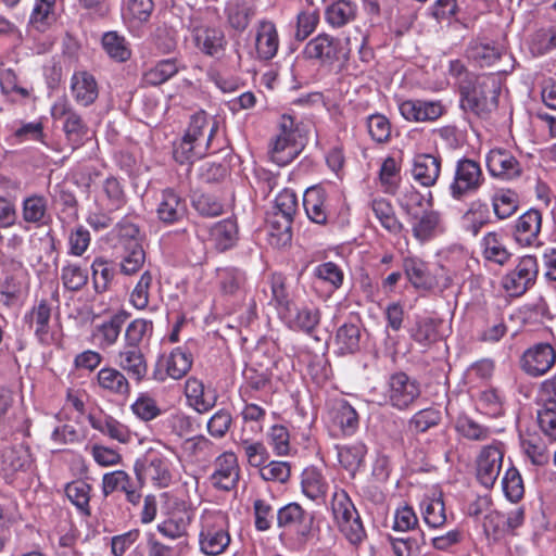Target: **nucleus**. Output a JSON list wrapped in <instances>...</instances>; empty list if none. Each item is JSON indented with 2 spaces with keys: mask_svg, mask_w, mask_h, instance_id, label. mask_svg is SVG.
<instances>
[{
  "mask_svg": "<svg viewBox=\"0 0 556 556\" xmlns=\"http://www.w3.org/2000/svg\"><path fill=\"white\" fill-rule=\"evenodd\" d=\"M155 214L163 225L178 224L187 217V201L174 188H164L157 195Z\"/></svg>",
  "mask_w": 556,
  "mask_h": 556,
  "instance_id": "obj_18",
  "label": "nucleus"
},
{
  "mask_svg": "<svg viewBox=\"0 0 556 556\" xmlns=\"http://www.w3.org/2000/svg\"><path fill=\"white\" fill-rule=\"evenodd\" d=\"M129 317L130 314L127 311L119 309L93 327L92 337L101 350H106L117 343Z\"/></svg>",
  "mask_w": 556,
  "mask_h": 556,
  "instance_id": "obj_24",
  "label": "nucleus"
},
{
  "mask_svg": "<svg viewBox=\"0 0 556 556\" xmlns=\"http://www.w3.org/2000/svg\"><path fill=\"white\" fill-rule=\"evenodd\" d=\"M0 87L1 91L10 97L12 101L28 99L34 90L33 87L21 85L18 76L11 68L0 73Z\"/></svg>",
  "mask_w": 556,
  "mask_h": 556,
  "instance_id": "obj_62",
  "label": "nucleus"
},
{
  "mask_svg": "<svg viewBox=\"0 0 556 556\" xmlns=\"http://www.w3.org/2000/svg\"><path fill=\"white\" fill-rule=\"evenodd\" d=\"M399 204L403 212L413 217L418 214V210L426 206L431 207L433 205V194L428 191L426 194L421 193L414 186L404 188L399 197Z\"/></svg>",
  "mask_w": 556,
  "mask_h": 556,
  "instance_id": "obj_53",
  "label": "nucleus"
},
{
  "mask_svg": "<svg viewBox=\"0 0 556 556\" xmlns=\"http://www.w3.org/2000/svg\"><path fill=\"white\" fill-rule=\"evenodd\" d=\"M332 403L328 413L332 428L343 437L353 435L359 427L357 412L344 399L334 400Z\"/></svg>",
  "mask_w": 556,
  "mask_h": 556,
  "instance_id": "obj_29",
  "label": "nucleus"
},
{
  "mask_svg": "<svg viewBox=\"0 0 556 556\" xmlns=\"http://www.w3.org/2000/svg\"><path fill=\"white\" fill-rule=\"evenodd\" d=\"M541 228V212L535 208H530L517 218L514 227V238L521 247L536 245Z\"/></svg>",
  "mask_w": 556,
  "mask_h": 556,
  "instance_id": "obj_31",
  "label": "nucleus"
},
{
  "mask_svg": "<svg viewBox=\"0 0 556 556\" xmlns=\"http://www.w3.org/2000/svg\"><path fill=\"white\" fill-rule=\"evenodd\" d=\"M134 473L140 483L150 481L154 486L163 489L173 483L176 469L166 455L151 448L142 459L136 460Z\"/></svg>",
  "mask_w": 556,
  "mask_h": 556,
  "instance_id": "obj_4",
  "label": "nucleus"
},
{
  "mask_svg": "<svg viewBox=\"0 0 556 556\" xmlns=\"http://www.w3.org/2000/svg\"><path fill=\"white\" fill-rule=\"evenodd\" d=\"M455 430L464 439L478 442L486 441L492 434L488 426L477 422L466 414H462L457 417Z\"/></svg>",
  "mask_w": 556,
  "mask_h": 556,
  "instance_id": "obj_61",
  "label": "nucleus"
},
{
  "mask_svg": "<svg viewBox=\"0 0 556 556\" xmlns=\"http://www.w3.org/2000/svg\"><path fill=\"white\" fill-rule=\"evenodd\" d=\"M507 332L508 325L500 306L482 309L475 320V336L480 343L496 344L506 337Z\"/></svg>",
  "mask_w": 556,
  "mask_h": 556,
  "instance_id": "obj_11",
  "label": "nucleus"
},
{
  "mask_svg": "<svg viewBox=\"0 0 556 556\" xmlns=\"http://www.w3.org/2000/svg\"><path fill=\"white\" fill-rule=\"evenodd\" d=\"M555 364L556 351L546 342H540L528 348L520 358V368L532 378L544 376Z\"/></svg>",
  "mask_w": 556,
  "mask_h": 556,
  "instance_id": "obj_15",
  "label": "nucleus"
},
{
  "mask_svg": "<svg viewBox=\"0 0 556 556\" xmlns=\"http://www.w3.org/2000/svg\"><path fill=\"white\" fill-rule=\"evenodd\" d=\"M520 441L525 454L533 465L543 466L548 463L547 446L538 433L521 434Z\"/></svg>",
  "mask_w": 556,
  "mask_h": 556,
  "instance_id": "obj_59",
  "label": "nucleus"
},
{
  "mask_svg": "<svg viewBox=\"0 0 556 556\" xmlns=\"http://www.w3.org/2000/svg\"><path fill=\"white\" fill-rule=\"evenodd\" d=\"M280 40L274 22L262 20L257 23L255 50L260 60L269 61L277 55Z\"/></svg>",
  "mask_w": 556,
  "mask_h": 556,
  "instance_id": "obj_33",
  "label": "nucleus"
},
{
  "mask_svg": "<svg viewBox=\"0 0 556 556\" xmlns=\"http://www.w3.org/2000/svg\"><path fill=\"white\" fill-rule=\"evenodd\" d=\"M217 128V124L211 123L207 114L204 111H200L191 115L185 135L188 139H192L195 142H203L206 150L215 153L218 151V148H212V146Z\"/></svg>",
  "mask_w": 556,
  "mask_h": 556,
  "instance_id": "obj_35",
  "label": "nucleus"
},
{
  "mask_svg": "<svg viewBox=\"0 0 556 556\" xmlns=\"http://www.w3.org/2000/svg\"><path fill=\"white\" fill-rule=\"evenodd\" d=\"M232 542L230 518L227 511L204 508L198 519V546L205 556H219Z\"/></svg>",
  "mask_w": 556,
  "mask_h": 556,
  "instance_id": "obj_1",
  "label": "nucleus"
},
{
  "mask_svg": "<svg viewBox=\"0 0 556 556\" xmlns=\"http://www.w3.org/2000/svg\"><path fill=\"white\" fill-rule=\"evenodd\" d=\"M485 181L479 162L462 157L457 160L453 179L448 185V193L455 201H463L477 193Z\"/></svg>",
  "mask_w": 556,
  "mask_h": 556,
  "instance_id": "obj_6",
  "label": "nucleus"
},
{
  "mask_svg": "<svg viewBox=\"0 0 556 556\" xmlns=\"http://www.w3.org/2000/svg\"><path fill=\"white\" fill-rule=\"evenodd\" d=\"M505 444L493 440L484 445L476 457V479L485 489H492L497 481L503 467Z\"/></svg>",
  "mask_w": 556,
  "mask_h": 556,
  "instance_id": "obj_10",
  "label": "nucleus"
},
{
  "mask_svg": "<svg viewBox=\"0 0 556 556\" xmlns=\"http://www.w3.org/2000/svg\"><path fill=\"white\" fill-rule=\"evenodd\" d=\"M117 274L115 264L112 260L102 256L96 257L91 263L92 283L96 293L106 292Z\"/></svg>",
  "mask_w": 556,
  "mask_h": 556,
  "instance_id": "obj_49",
  "label": "nucleus"
},
{
  "mask_svg": "<svg viewBox=\"0 0 556 556\" xmlns=\"http://www.w3.org/2000/svg\"><path fill=\"white\" fill-rule=\"evenodd\" d=\"M362 332L356 324L344 323L336 333V345L340 355L354 354L359 350Z\"/></svg>",
  "mask_w": 556,
  "mask_h": 556,
  "instance_id": "obj_56",
  "label": "nucleus"
},
{
  "mask_svg": "<svg viewBox=\"0 0 556 556\" xmlns=\"http://www.w3.org/2000/svg\"><path fill=\"white\" fill-rule=\"evenodd\" d=\"M192 40L202 54L216 60L225 55L228 45L225 33L220 28L207 25L194 27Z\"/></svg>",
  "mask_w": 556,
  "mask_h": 556,
  "instance_id": "obj_20",
  "label": "nucleus"
},
{
  "mask_svg": "<svg viewBox=\"0 0 556 556\" xmlns=\"http://www.w3.org/2000/svg\"><path fill=\"white\" fill-rule=\"evenodd\" d=\"M216 278L219 293L227 301L242 303L245 300L250 291L245 270L235 266L218 268Z\"/></svg>",
  "mask_w": 556,
  "mask_h": 556,
  "instance_id": "obj_14",
  "label": "nucleus"
},
{
  "mask_svg": "<svg viewBox=\"0 0 556 556\" xmlns=\"http://www.w3.org/2000/svg\"><path fill=\"white\" fill-rule=\"evenodd\" d=\"M114 363L136 383H140L147 378L149 367L141 348L123 345L115 354Z\"/></svg>",
  "mask_w": 556,
  "mask_h": 556,
  "instance_id": "obj_25",
  "label": "nucleus"
},
{
  "mask_svg": "<svg viewBox=\"0 0 556 556\" xmlns=\"http://www.w3.org/2000/svg\"><path fill=\"white\" fill-rule=\"evenodd\" d=\"M270 303L274 305L278 317L283 316L296 303L288 285L287 277L281 273H274L270 276Z\"/></svg>",
  "mask_w": 556,
  "mask_h": 556,
  "instance_id": "obj_41",
  "label": "nucleus"
},
{
  "mask_svg": "<svg viewBox=\"0 0 556 556\" xmlns=\"http://www.w3.org/2000/svg\"><path fill=\"white\" fill-rule=\"evenodd\" d=\"M276 519L282 533L293 535L298 542L305 543L311 539L314 515L299 503L291 502L277 509Z\"/></svg>",
  "mask_w": 556,
  "mask_h": 556,
  "instance_id": "obj_9",
  "label": "nucleus"
},
{
  "mask_svg": "<svg viewBox=\"0 0 556 556\" xmlns=\"http://www.w3.org/2000/svg\"><path fill=\"white\" fill-rule=\"evenodd\" d=\"M441 421V410L435 407H427L413 414L408 420V429L415 434H420L439 426Z\"/></svg>",
  "mask_w": 556,
  "mask_h": 556,
  "instance_id": "obj_63",
  "label": "nucleus"
},
{
  "mask_svg": "<svg viewBox=\"0 0 556 556\" xmlns=\"http://www.w3.org/2000/svg\"><path fill=\"white\" fill-rule=\"evenodd\" d=\"M129 556H179L176 546L165 544L153 532L146 533L144 548L137 544Z\"/></svg>",
  "mask_w": 556,
  "mask_h": 556,
  "instance_id": "obj_64",
  "label": "nucleus"
},
{
  "mask_svg": "<svg viewBox=\"0 0 556 556\" xmlns=\"http://www.w3.org/2000/svg\"><path fill=\"white\" fill-rule=\"evenodd\" d=\"M299 129L291 115H282L278 123L276 135L269 142V157L279 165L290 164L301 152L299 142Z\"/></svg>",
  "mask_w": 556,
  "mask_h": 556,
  "instance_id": "obj_3",
  "label": "nucleus"
},
{
  "mask_svg": "<svg viewBox=\"0 0 556 556\" xmlns=\"http://www.w3.org/2000/svg\"><path fill=\"white\" fill-rule=\"evenodd\" d=\"M53 119H63V131L73 147H79L88 134V126L66 97H61L51 106Z\"/></svg>",
  "mask_w": 556,
  "mask_h": 556,
  "instance_id": "obj_12",
  "label": "nucleus"
},
{
  "mask_svg": "<svg viewBox=\"0 0 556 556\" xmlns=\"http://www.w3.org/2000/svg\"><path fill=\"white\" fill-rule=\"evenodd\" d=\"M53 202L58 210V217L62 223H73L78 219V201L71 190L64 185H56L53 193Z\"/></svg>",
  "mask_w": 556,
  "mask_h": 556,
  "instance_id": "obj_47",
  "label": "nucleus"
},
{
  "mask_svg": "<svg viewBox=\"0 0 556 556\" xmlns=\"http://www.w3.org/2000/svg\"><path fill=\"white\" fill-rule=\"evenodd\" d=\"M539 271L538 257L531 254L522 255L515 267L502 277L501 287L510 298H520L536 283Z\"/></svg>",
  "mask_w": 556,
  "mask_h": 556,
  "instance_id": "obj_8",
  "label": "nucleus"
},
{
  "mask_svg": "<svg viewBox=\"0 0 556 556\" xmlns=\"http://www.w3.org/2000/svg\"><path fill=\"white\" fill-rule=\"evenodd\" d=\"M350 49L343 41L328 33H319L311 38L302 50L304 60L321 67H331L341 60H348Z\"/></svg>",
  "mask_w": 556,
  "mask_h": 556,
  "instance_id": "obj_2",
  "label": "nucleus"
},
{
  "mask_svg": "<svg viewBox=\"0 0 556 556\" xmlns=\"http://www.w3.org/2000/svg\"><path fill=\"white\" fill-rule=\"evenodd\" d=\"M100 201L103 207L112 213L123 208L127 197L122 182L114 176L104 179Z\"/></svg>",
  "mask_w": 556,
  "mask_h": 556,
  "instance_id": "obj_50",
  "label": "nucleus"
},
{
  "mask_svg": "<svg viewBox=\"0 0 556 556\" xmlns=\"http://www.w3.org/2000/svg\"><path fill=\"white\" fill-rule=\"evenodd\" d=\"M329 482L321 468L311 465L300 475L301 493L314 503H324L329 492Z\"/></svg>",
  "mask_w": 556,
  "mask_h": 556,
  "instance_id": "obj_27",
  "label": "nucleus"
},
{
  "mask_svg": "<svg viewBox=\"0 0 556 556\" xmlns=\"http://www.w3.org/2000/svg\"><path fill=\"white\" fill-rule=\"evenodd\" d=\"M59 309V306H55ZM54 307L47 298L36 299L31 307L24 314L23 321L33 332L39 344L45 346L58 342L53 323ZM56 316L59 313L56 312Z\"/></svg>",
  "mask_w": 556,
  "mask_h": 556,
  "instance_id": "obj_5",
  "label": "nucleus"
},
{
  "mask_svg": "<svg viewBox=\"0 0 556 556\" xmlns=\"http://www.w3.org/2000/svg\"><path fill=\"white\" fill-rule=\"evenodd\" d=\"M293 219L273 213L267 219L269 243L276 248H283L292 240Z\"/></svg>",
  "mask_w": 556,
  "mask_h": 556,
  "instance_id": "obj_51",
  "label": "nucleus"
},
{
  "mask_svg": "<svg viewBox=\"0 0 556 556\" xmlns=\"http://www.w3.org/2000/svg\"><path fill=\"white\" fill-rule=\"evenodd\" d=\"M92 485L85 480L78 479L66 483L64 492L68 501L76 507L84 517L91 516L90 498Z\"/></svg>",
  "mask_w": 556,
  "mask_h": 556,
  "instance_id": "obj_48",
  "label": "nucleus"
},
{
  "mask_svg": "<svg viewBox=\"0 0 556 556\" xmlns=\"http://www.w3.org/2000/svg\"><path fill=\"white\" fill-rule=\"evenodd\" d=\"M397 106L401 116L410 123L435 122L446 113L441 100L407 99Z\"/></svg>",
  "mask_w": 556,
  "mask_h": 556,
  "instance_id": "obj_19",
  "label": "nucleus"
},
{
  "mask_svg": "<svg viewBox=\"0 0 556 556\" xmlns=\"http://www.w3.org/2000/svg\"><path fill=\"white\" fill-rule=\"evenodd\" d=\"M412 235L420 244L432 241L446 231L441 212L425 210L420 215L410 217Z\"/></svg>",
  "mask_w": 556,
  "mask_h": 556,
  "instance_id": "obj_23",
  "label": "nucleus"
},
{
  "mask_svg": "<svg viewBox=\"0 0 556 556\" xmlns=\"http://www.w3.org/2000/svg\"><path fill=\"white\" fill-rule=\"evenodd\" d=\"M245 427L241 428L239 434V445L243 450L245 458L250 466L260 468L268 458L269 453L262 441H255Z\"/></svg>",
  "mask_w": 556,
  "mask_h": 556,
  "instance_id": "obj_52",
  "label": "nucleus"
},
{
  "mask_svg": "<svg viewBox=\"0 0 556 556\" xmlns=\"http://www.w3.org/2000/svg\"><path fill=\"white\" fill-rule=\"evenodd\" d=\"M480 247L483 260L501 267L507 265L513 257V253L506 245L505 237L501 232H486L481 239Z\"/></svg>",
  "mask_w": 556,
  "mask_h": 556,
  "instance_id": "obj_36",
  "label": "nucleus"
},
{
  "mask_svg": "<svg viewBox=\"0 0 556 556\" xmlns=\"http://www.w3.org/2000/svg\"><path fill=\"white\" fill-rule=\"evenodd\" d=\"M210 240L216 250L224 252L233 248L238 241V225L233 218H225L210 228Z\"/></svg>",
  "mask_w": 556,
  "mask_h": 556,
  "instance_id": "obj_44",
  "label": "nucleus"
},
{
  "mask_svg": "<svg viewBox=\"0 0 556 556\" xmlns=\"http://www.w3.org/2000/svg\"><path fill=\"white\" fill-rule=\"evenodd\" d=\"M313 276L317 282L327 286L328 296L340 289L344 280L343 270L333 262H325L317 265L313 270Z\"/></svg>",
  "mask_w": 556,
  "mask_h": 556,
  "instance_id": "obj_58",
  "label": "nucleus"
},
{
  "mask_svg": "<svg viewBox=\"0 0 556 556\" xmlns=\"http://www.w3.org/2000/svg\"><path fill=\"white\" fill-rule=\"evenodd\" d=\"M185 68L186 66L176 58L160 60L142 74V84L151 87L160 86Z\"/></svg>",
  "mask_w": 556,
  "mask_h": 556,
  "instance_id": "obj_39",
  "label": "nucleus"
},
{
  "mask_svg": "<svg viewBox=\"0 0 556 556\" xmlns=\"http://www.w3.org/2000/svg\"><path fill=\"white\" fill-rule=\"evenodd\" d=\"M442 168L439 154L417 153L412 163V177L420 186L430 188L437 185Z\"/></svg>",
  "mask_w": 556,
  "mask_h": 556,
  "instance_id": "obj_26",
  "label": "nucleus"
},
{
  "mask_svg": "<svg viewBox=\"0 0 556 556\" xmlns=\"http://www.w3.org/2000/svg\"><path fill=\"white\" fill-rule=\"evenodd\" d=\"M214 471L210 476L213 488L220 491L233 490L240 478V467L237 455L233 452H224L216 457Z\"/></svg>",
  "mask_w": 556,
  "mask_h": 556,
  "instance_id": "obj_21",
  "label": "nucleus"
},
{
  "mask_svg": "<svg viewBox=\"0 0 556 556\" xmlns=\"http://www.w3.org/2000/svg\"><path fill=\"white\" fill-rule=\"evenodd\" d=\"M207 153L210 151L205 149L203 142L188 139L185 134L179 141L174 142L173 156L179 164H192Z\"/></svg>",
  "mask_w": 556,
  "mask_h": 556,
  "instance_id": "obj_54",
  "label": "nucleus"
},
{
  "mask_svg": "<svg viewBox=\"0 0 556 556\" xmlns=\"http://www.w3.org/2000/svg\"><path fill=\"white\" fill-rule=\"evenodd\" d=\"M88 421L92 429L99 431L111 440L117 441L122 444H127L131 441L132 435L129 428L111 415L89 414Z\"/></svg>",
  "mask_w": 556,
  "mask_h": 556,
  "instance_id": "obj_37",
  "label": "nucleus"
},
{
  "mask_svg": "<svg viewBox=\"0 0 556 556\" xmlns=\"http://www.w3.org/2000/svg\"><path fill=\"white\" fill-rule=\"evenodd\" d=\"M99 388L109 395L127 397L131 393L128 378L118 368L105 366L97 374Z\"/></svg>",
  "mask_w": 556,
  "mask_h": 556,
  "instance_id": "obj_38",
  "label": "nucleus"
},
{
  "mask_svg": "<svg viewBox=\"0 0 556 556\" xmlns=\"http://www.w3.org/2000/svg\"><path fill=\"white\" fill-rule=\"evenodd\" d=\"M337 457L341 467L352 477L365 463L367 446L363 442H354L351 444H337Z\"/></svg>",
  "mask_w": 556,
  "mask_h": 556,
  "instance_id": "obj_40",
  "label": "nucleus"
},
{
  "mask_svg": "<svg viewBox=\"0 0 556 556\" xmlns=\"http://www.w3.org/2000/svg\"><path fill=\"white\" fill-rule=\"evenodd\" d=\"M70 91L74 101L84 108L91 106L99 98V84L88 71H76L70 80Z\"/></svg>",
  "mask_w": 556,
  "mask_h": 556,
  "instance_id": "obj_28",
  "label": "nucleus"
},
{
  "mask_svg": "<svg viewBox=\"0 0 556 556\" xmlns=\"http://www.w3.org/2000/svg\"><path fill=\"white\" fill-rule=\"evenodd\" d=\"M370 206L381 227L390 235L397 236L404 230V225L399 219L395 210L389 200L384 198H376L371 201Z\"/></svg>",
  "mask_w": 556,
  "mask_h": 556,
  "instance_id": "obj_45",
  "label": "nucleus"
},
{
  "mask_svg": "<svg viewBox=\"0 0 556 556\" xmlns=\"http://www.w3.org/2000/svg\"><path fill=\"white\" fill-rule=\"evenodd\" d=\"M101 46L105 53L115 62H126L131 58V49L127 39L115 30L102 35Z\"/></svg>",
  "mask_w": 556,
  "mask_h": 556,
  "instance_id": "obj_55",
  "label": "nucleus"
},
{
  "mask_svg": "<svg viewBox=\"0 0 556 556\" xmlns=\"http://www.w3.org/2000/svg\"><path fill=\"white\" fill-rule=\"evenodd\" d=\"M58 20L56 0H34L28 24L35 30L45 33Z\"/></svg>",
  "mask_w": 556,
  "mask_h": 556,
  "instance_id": "obj_46",
  "label": "nucleus"
},
{
  "mask_svg": "<svg viewBox=\"0 0 556 556\" xmlns=\"http://www.w3.org/2000/svg\"><path fill=\"white\" fill-rule=\"evenodd\" d=\"M421 396L420 382L404 371L389 376L386 383V403L392 408L405 412L415 406Z\"/></svg>",
  "mask_w": 556,
  "mask_h": 556,
  "instance_id": "obj_7",
  "label": "nucleus"
},
{
  "mask_svg": "<svg viewBox=\"0 0 556 556\" xmlns=\"http://www.w3.org/2000/svg\"><path fill=\"white\" fill-rule=\"evenodd\" d=\"M402 267L407 280L415 289L430 291L437 287L438 281L432 275L429 264L420 257H404Z\"/></svg>",
  "mask_w": 556,
  "mask_h": 556,
  "instance_id": "obj_32",
  "label": "nucleus"
},
{
  "mask_svg": "<svg viewBox=\"0 0 556 556\" xmlns=\"http://www.w3.org/2000/svg\"><path fill=\"white\" fill-rule=\"evenodd\" d=\"M291 331L312 337L321 321V311L313 303L295 304L279 318Z\"/></svg>",
  "mask_w": 556,
  "mask_h": 556,
  "instance_id": "obj_16",
  "label": "nucleus"
},
{
  "mask_svg": "<svg viewBox=\"0 0 556 556\" xmlns=\"http://www.w3.org/2000/svg\"><path fill=\"white\" fill-rule=\"evenodd\" d=\"M185 395L187 403L200 414L211 410L217 402V394L214 390H206L202 380L189 377L185 383Z\"/></svg>",
  "mask_w": 556,
  "mask_h": 556,
  "instance_id": "obj_34",
  "label": "nucleus"
},
{
  "mask_svg": "<svg viewBox=\"0 0 556 556\" xmlns=\"http://www.w3.org/2000/svg\"><path fill=\"white\" fill-rule=\"evenodd\" d=\"M420 510L422 519L429 528H442L447 521L442 492H435L431 496H425L420 503Z\"/></svg>",
  "mask_w": 556,
  "mask_h": 556,
  "instance_id": "obj_43",
  "label": "nucleus"
},
{
  "mask_svg": "<svg viewBox=\"0 0 556 556\" xmlns=\"http://www.w3.org/2000/svg\"><path fill=\"white\" fill-rule=\"evenodd\" d=\"M358 14V7L351 0H337L325 10V21L332 28H342L354 22Z\"/></svg>",
  "mask_w": 556,
  "mask_h": 556,
  "instance_id": "obj_42",
  "label": "nucleus"
},
{
  "mask_svg": "<svg viewBox=\"0 0 556 556\" xmlns=\"http://www.w3.org/2000/svg\"><path fill=\"white\" fill-rule=\"evenodd\" d=\"M88 279L87 268L78 263L66 262L61 269V281L66 291H80L88 283Z\"/></svg>",
  "mask_w": 556,
  "mask_h": 556,
  "instance_id": "obj_60",
  "label": "nucleus"
},
{
  "mask_svg": "<svg viewBox=\"0 0 556 556\" xmlns=\"http://www.w3.org/2000/svg\"><path fill=\"white\" fill-rule=\"evenodd\" d=\"M179 506L184 515L172 514L156 526V531L162 536L173 541L187 536L188 528L194 516V508L190 501L181 500Z\"/></svg>",
  "mask_w": 556,
  "mask_h": 556,
  "instance_id": "obj_30",
  "label": "nucleus"
},
{
  "mask_svg": "<svg viewBox=\"0 0 556 556\" xmlns=\"http://www.w3.org/2000/svg\"><path fill=\"white\" fill-rule=\"evenodd\" d=\"M303 207L307 218L317 225H327L334 215L330 194L321 185H315L305 190Z\"/></svg>",
  "mask_w": 556,
  "mask_h": 556,
  "instance_id": "obj_17",
  "label": "nucleus"
},
{
  "mask_svg": "<svg viewBox=\"0 0 556 556\" xmlns=\"http://www.w3.org/2000/svg\"><path fill=\"white\" fill-rule=\"evenodd\" d=\"M492 207L498 219H506L513 216L519 206V195L511 189H498L492 198Z\"/></svg>",
  "mask_w": 556,
  "mask_h": 556,
  "instance_id": "obj_57",
  "label": "nucleus"
},
{
  "mask_svg": "<svg viewBox=\"0 0 556 556\" xmlns=\"http://www.w3.org/2000/svg\"><path fill=\"white\" fill-rule=\"evenodd\" d=\"M192 364V353L186 346H177L168 355L156 361L153 379L159 382H164L168 378L179 380L189 372Z\"/></svg>",
  "mask_w": 556,
  "mask_h": 556,
  "instance_id": "obj_13",
  "label": "nucleus"
},
{
  "mask_svg": "<svg viewBox=\"0 0 556 556\" xmlns=\"http://www.w3.org/2000/svg\"><path fill=\"white\" fill-rule=\"evenodd\" d=\"M485 164L489 174L501 180H514L522 174L520 162L506 149L490 150L485 156Z\"/></svg>",
  "mask_w": 556,
  "mask_h": 556,
  "instance_id": "obj_22",
  "label": "nucleus"
}]
</instances>
